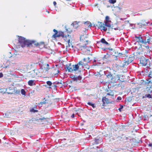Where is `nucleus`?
I'll use <instances>...</instances> for the list:
<instances>
[{
  "instance_id": "obj_21",
  "label": "nucleus",
  "mask_w": 152,
  "mask_h": 152,
  "mask_svg": "<svg viewBox=\"0 0 152 152\" xmlns=\"http://www.w3.org/2000/svg\"><path fill=\"white\" fill-rule=\"evenodd\" d=\"M83 61L84 62H85L86 63H84V64H86V65L87 64V63H89L91 61L90 60V58L89 57L87 58H84L83 59Z\"/></svg>"
},
{
  "instance_id": "obj_50",
  "label": "nucleus",
  "mask_w": 152,
  "mask_h": 152,
  "mask_svg": "<svg viewBox=\"0 0 152 152\" xmlns=\"http://www.w3.org/2000/svg\"><path fill=\"white\" fill-rule=\"evenodd\" d=\"M141 36L140 35H139L138 36H135V38L136 39H139L140 38V37H141Z\"/></svg>"
},
{
  "instance_id": "obj_53",
  "label": "nucleus",
  "mask_w": 152,
  "mask_h": 152,
  "mask_svg": "<svg viewBox=\"0 0 152 152\" xmlns=\"http://www.w3.org/2000/svg\"><path fill=\"white\" fill-rule=\"evenodd\" d=\"M75 76L74 75H70V77L72 78V79L73 80V78L74 77H75Z\"/></svg>"
},
{
  "instance_id": "obj_38",
  "label": "nucleus",
  "mask_w": 152,
  "mask_h": 152,
  "mask_svg": "<svg viewBox=\"0 0 152 152\" xmlns=\"http://www.w3.org/2000/svg\"><path fill=\"white\" fill-rule=\"evenodd\" d=\"M110 18L108 16H106L105 17V20L106 21V22H108L109 21V20Z\"/></svg>"
},
{
  "instance_id": "obj_59",
  "label": "nucleus",
  "mask_w": 152,
  "mask_h": 152,
  "mask_svg": "<svg viewBox=\"0 0 152 152\" xmlns=\"http://www.w3.org/2000/svg\"><path fill=\"white\" fill-rule=\"evenodd\" d=\"M45 119V118L44 117H43V118H39V120H43V119Z\"/></svg>"
},
{
  "instance_id": "obj_43",
  "label": "nucleus",
  "mask_w": 152,
  "mask_h": 152,
  "mask_svg": "<svg viewBox=\"0 0 152 152\" xmlns=\"http://www.w3.org/2000/svg\"><path fill=\"white\" fill-rule=\"evenodd\" d=\"M59 82V84H64L65 85V83L64 82H63L62 80H60L59 81H58Z\"/></svg>"
},
{
  "instance_id": "obj_31",
  "label": "nucleus",
  "mask_w": 152,
  "mask_h": 152,
  "mask_svg": "<svg viewBox=\"0 0 152 152\" xmlns=\"http://www.w3.org/2000/svg\"><path fill=\"white\" fill-rule=\"evenodd\" d=\"M10 112H7L4 113V116L7 118L9 117Z\"/></svg>"
},
{
  "instance_id": "obj_39",
  "label": "nucleus",
  "mask_w": 152,
  "mask_h": 152,
  "mask_svg": "<svg viewBox=\"0 0 152 152\" xmlns=\"http://www.w3.org/2000/svg\"><path fill=\"white\" fill-rule=\"evenodd\" d=\"M138 25H139V27L140 28H141L142 27H144V26H143V24H142V23H138Z\"/></svg>"
},
{
  "instance_id": "obj_19",
  "label": "nucleus",
  "mask_w": 152,
  "mask_h": 152,
  "mask_svg": "<svg viewBox=\"0 0 152 152\" xmlns=\"http://www.w3.org/2000/svg\"><path fill=\"white\" fill-rule=\"evenodd\" d=\"M28 84L29 86H32L33 85H35V83H34V80H31L28 82Z\"/></svg>"
},
{
  "instance_id": "obj_2",
  "label": "nucleus",
  "mask_w": 152,
  "mask_h": 152,
  "mask_svg": "<svg viewBox=\"0 0 152 152\" xmlns=\"http://www.w3.org/2000/svg\"><path fill=\"white\" fill-rule=\"evenodd\" d=\"M18 37V42L20 44L22 48H24L26 46L28 47L29 40H26L25 38L24 37L19 36Z\"/></svg>"
},
{
  "instance_id": "obj_34",
  "label": "nucleus",
  "mask_w": 152,
  "mask_h": 152,
  "mask_svg": "<svg viewBox=\"0 0 152 152\" xmlns=\"http://www.w3.org/2000/svg\"><path fill=\"white\" fill-rule=\"evenodd\" d=\"M109 2L111 4H114L116 2V0H109Z\"/></svg>"
},
{
  "instance_id": "obj_64",
  "label": "nucleus",
  "mask_w": 152,
  "mask_h": 152,
  "mask_svg": "<svg viewBox=\"0 0 152 152\" xmlns=\"http://www.w3.org/2000/svg\"><path fill=\"white\" fill-rule=\"evenodd\" d=\"M96 60H94V61H93V62H96Z\"/></svg>"
},
{
  "instance_id": "obj_22",
  "label": "nucleus",
  "mask_w": 152,
  "mask_h": 152,
  "mask_svg": "<svg viewBox=\"0 0 152 152\" xmlns=\"http://www.w3.org/2000/svg\"><path fill=\"white\" fill-rule=\"evenodd\" d=\"M98 24L96 25V26H98L99 28H101V27H102L103 25H104V23L102 22H98Z\"/></svg>"
},
{
  "instance_id": "obj_32",
  "label": "nucleus",
  "mask_w": 152,
  "mask_h": 152,
  "mask_svg": "<svg viewBox=\"0 0 152 152\" xmlns=\"http://www.w3.org/2000/svg\"><path fill=\"white\" fill-rule=\"evenodd\" d=\"M21 94L24 95H25L26 91L24 89H22L21 90Z\"/></svg>"
},
{
  "instance_id": "obj_29",
  "label": "nucleus",
  "mask_w": 152,
  "mask_h": 152,
  "mask_svg": "<svg viewBox=\"0 0 152 152\" xmlns=\"http://www.w3.org/2000/svg\"><path fill=\"white\" fill-rule=\"evenodd\" d=\"M148 79H152V72H149L148 75Z\"/></svg>"
},
{
  "instance_id": "obj_62",
  "label": "nucleus",
  "mask_w": 152,
  "mask_h": 152,
  "mask_svg": "<svg viewBox=\"0 0 152 152\" xmlns=\"http://www.w3.org/2000/svg\"><path fill=\"white\" fill-rule=\"evenodd\" d=\"M108 49H109V50H111V51H113V49H112V48L110 49L109 48H108Z\"/></svg>"
},
{
  "instance_id": "obj_16",
  "label": "nucleus",
  "mask_w": 152,
  "mask_h": 152,
  "mask_svg": "<svg viewBox=\"0 0 152 152\" xmlns=\"http://www.w3.org/2000/svg\"><path fill=\"white\" fill-rule=\"evenodd\" d=\"M151 88H149L148 87H145V92L146 93H152V90L151 89Z\"/></svg>"
},
{
  "instance_id": "obj_18",
  "label": "nucleus",
  "mask_w": 152,
  "mask_h": 152,
  "mask_svg": "<svg viewBox=\"0 0 152 152\" xmlns=\"http://www.w3.org/2000/svg\"><path fill=\"white\" fill-rule=\"evenodd\" d=\"M79 23L80 22H77V21H75L71 24V25H73L75 28H77L78 27V23Z\"/></svg>"
},
{
  "instance_id": "obj_28",
  "label": "nucleus",
  "mask_w": 152,
  "mask_h": 152,
  "mask_svg": "<svg viewBox=\"0 0 152 152\" xmlns=\"http://www.w3.org/2000/svg\"><path fill=\"white\" fill-rule=\"evenodd\" d=\"M101 29V30H103L104 31H106L107 30V28L104 25H103Z\"/></svg>"
},
{
  "instance_id": "obj_47",
  "label": "nucleus",
  "mask_w": 152,
  "mask_h": 152,
  "mask_svg": "<svg viewBox=\"0 0 152 152\" xmlns=\"http://www.w3.org/2000/svg\"><path fill=\"white\" fill-rule=\"evenodd\" d=\"M102 102H103L102 105L104 106H106V103L105 101H104L103 100H102Z\"/></svg>"
},
{
  "instance_id": "obj_33",
  "label": "nucleus",
  "mask_w": 152,
  "mask_h": 152,
  "mask_svg": "<svg viewBox=\"0 0 152 152\" xmlns=\"http://www.w3.org/2000/svg\"><path fill=\"white\" fill-rule=\"evenodd\" d=\"M47 84L49 86H51L52 85V83L50 81H48L46 82Z\"/></svg>"
},
{
  "instance_id": "obj_11",
  "label": "nucleus",
  "mask_w": 152,
  "mask_h": 152,
  "mask_svg": "<svg viewBox=\"0 0 152 152\" xmlns=\"http://www.w3.org/2000/svg\"><path fill=\"white\" fill-rule=\"evenodd\" d=\"M148 37L149 36L148 35H146V36H142V37H143V39L141 40L142 43L146 44V42Z\"/></svg>"
},
{
  "instance_id": "obj_44",
  "label": "nucleus",
  "mask_w": 152,
  "mask_h": 152,
  "mask_svg": "<svg viewBox=\"0 0 152 152\" xmlns=\"http://www.w3.org/2000/svg\"><path fill=\"white\" fill-rule=\"evenodd\" d=\"M152 86V84L147 85L145 87H148L149 88H151Z\"/></svg>"
},
{
  "instance_id": "obj_27",
  "label": "nucleus",
  "mask_w": 152,
  "mask_h": 152,
  "mask_svg": "<svg viewBox=\"0 0 152 152\" xmlns=\"http://www.w3.org/2000/svg\"><path fill=\"white\" fill-rule=\"evenodd\" d=\"M46 66H47L45 68L44 67V68L45 69V72H48V71L50 69V68L49 67V64H46Z\"/></svg>"
},
{
  "instance_id": "obj_54",
  "label": "nucleus",
  "mask_w": 152,
  "mask_h": 152,
  "mask_svg": "<svg viewBox=\"0 0 152 152\" xmlns=\"http://www.w3.org/2000/svg\"><path fill=\"white\" fill-rule=\"evenodd\" d=\"M75 117V114L73 113L72 115L71 116V117L72 118H73Z\"/></svg>"
},
{
  "instance_id": "obj_7",
  "label": "nucleus",
  "mask_w": 152,
  "mask_h": 152,
  "mask_svg": "<svg viewBox=\"0 0 152 152\" xmlns=\"http://www.w3.org/2000/svg\"><path fill=\"white\" fill-rule=\"evenodd\" d=\"M94 143L95 144H97L101 143L102 141V138L100 137L96 138L94 139Z\"/></svg>"
},
{
  "instance_id": "obj_15",
  "label": "nucleus",
  "mask_w": 152,
  "mask_h": 152,
  "mask_svg": "<svg viewBox=\"0 0 152 152\" xmlns=\"http://www.w3.org/2000/svg\"><path fill=\"white\" fill-rule=\"evenodd\" d=\"M102 100H103L104 101H105V102L107 104L111 103V102H110L109 99L106 98V97H103Z\"/></svg>"
},
{
  "instance_id": "obj_58",
  "label": "nucleus",
  "mask_w": 152,
  "mask_h": 152,
  "mask_svg": "<svg viewBox=\"0 0 152 152\" xmlns=\"http://www.w3.org/2000/svg\"><path fill=\"white\" fill-rule=\"evenodd\" d=\"M45 102H42L40 103V104H39V105H40V104H45Z\"/></svg>"
},
{
  "instance_id": "obj_42",
  "label": "nucleus",
  "mask_w": 152,
  "mask_h": 152,
  "mask_svg": "<svg viewBox=\"0 0 152 152\" xmlns=\"http://www.w3.org/2000/svg\"><path fill=\"white\" fill-rule=\"evenodd\" d=\"M123 108V106L122 105H120V107L118 109V110L120 111H121V110Z\"/></svg>"
},
{
  "instance_id": "obj_51",
  "label": "nucleus",
  "mask_w": 152,
  "mask_h": 152,
  "mask_svg": "<svg viewBox=\"0 0 152 152\" xmlns=\"http://www.w3.org/2000/svg\"><path fill=\"white\" fill-rule=\"evenodd\" d=\"M148 146L149 147H151L152 148V143H149L148 144Z\"/></svg>"
},
{
  "instance_id": "obj_3",
  "label": "nucleus",
  "mask_w": 152,
  "mask_h": 152,
  "mask_svg": "<svg viewBox=\"0 0 152 152\" xmlns=\"http://www.w3.org/2000/svg\"><path fill=\"white\" fill-rule=\"evenodd\" d=\"M28 44V47H29L31 45L33 47L37 46L39 45V48H42L43 47H44V43L41 42L39 44L36 41L34 40L31 41L29 40Z\"/></svg>"
},
{
  "instance_id": "obj_41",
  "label": "nucleus",
  "mask_w": 152,
  "mask_h": 152,
  "mask_svg": "<svg viewBox=\"0 0 152 152\" xmlns=\"http://www.w3.org/2000/svg\"><path fill=\"white\" fill-rule=\"evenodd\" d=\"M58 86V87H60V88H62L63 86H64V87H65V85L64 84H59Z\"/></svg>"
},
{
  "instance_id": "obj_13",
  "label": "nucleus",
  "mask_w": 152,
  "mask_h": 152,
  "mask_svg": "<svg viewBox=\"0 0 152 152\" xmlns=\"http://www.w3.org/2000/svg\"><path fill=\"white\" fill-rule=\"evenodd\" d=\"M57 37H61L64 38V34L63 32L61 31H59L58 35L56 36Z\"/></svg>"
},
{
  "instance_id": "obj_14",
  "label": "nucleus",
  "mask_w": 152,
  "mask_h": 152,
  "mask_svg": "<svg viewBox=\"0 0 152 152\" xmlns=\"http://www.w3.org/2000/svg\"><path fill=\"white\" fill-rule=\"evenodd\" d=\"M145 85L152 84V79H146V80L145 82Z\"/></svg>"
},
{
  "instance_id": "obj_55",
  "label": "nucleus",
  "mask_w": 152,
  "mask_h": 152,
  "mask_svg": "<svg viewBox=\"0 0 152 152\" xmlns=\"http://www.w3.org/2000/svg\"><path fill=\"white\" fill-rule=\"evenodd\" d=\"M53 4L55 6L56 5V2L55 1H54L53 2Z\"/></svg>"
},
{
  "instance_id": "obj_35",
  "label": "nucleus",
  "mask_w": 152,
  "mask_h": 152,
  "mask_svg": "<svg viewBox=\"0 0 152 152\" xmlns=\"http://www.w3.org/2000/svg\"><path fill=\"white\" fill-rule=\"evenodd\" d=\"M143 39V37L142 36H141L140 37V38L137 41V42L142 43V42L141 41V40Z\"/></svg>"
},
{
  "instance_id": "obj_36",
  "label": "nucleus",
  "mask_w": 152,
  "mask_h": 152,
  "mask_svg": "<svg viewBox=\"0 0 152 152\" xmlns=\"http://www.w3.org/2000/svg\"><path fill=\"white\" fill-rule=\"evenodd\" d=\"M30 111L34 113L37 112L38 111V110H35L33 108H32L31 110Z\"/></svg>"
},
{
  "instance_id": "obj_56",
  "label": "nucleus",
  "mask_w": 152,
  "mask_h": 152,
  "mask_svg": "<svg viewBox=\"0 0 152 152\" xmlns=\"http://www.w3.org/2000/svg\"><path fill=\"white\" fill-rule=\"evenodd\" d=\"M7 93L8 94H13V93L10 92H7Z\"/></svg>"
},
{
  "instance_id": "obj_1",
  "label": "nucleus",
  "mask_w": 152,
  "mask_h": 152,
  "mask_svg": "<svg viewBox=\"0 0 152 152\" xmlns=\"http://www.w3.org/2000/svg\"><path fill=\"white\" fill-rule=\"evenodd\" d=\"M104 73L106 76L107 78L110 80L111 82L113 83H116L118 80L120 79V77L118 75L114 77L112 73L107 70L104 71Z\"/></svg>"
},
{
  "instance_id": "obj_49",
  "label": "nucleus",
  "mask_w": 152,
  "mask_h": 152,
  "mask_svg": "<svg viewBox=\"0 0 152 152\" xmlns=\"http://www.w3.org/2000/svg\"><path fill=\"white\" fill-rule=\"evenodd\" d=\"M84 38V36H81L80 37V39L81 41H83V38Z\"/></svg>"
},
{
  "instance_id": "obj_24",
  "label": "nucleus",
  "mask_w": 152,
  "mask_h": 152,
  "mask_svg": "<svg viewBox=\"0 0 152 152\" xmlns=\"http://www.w3.org/2000/svg\"><path fill=\"white\" fill-rule=\"evenodd\" d=\"M84 23L86 26H88V27L91 26L92 25L89 21H86L84 22Z\"/></svg>"
},
{
  "instance_id": "obj_52",
  "label": "nucleus",
  "mask_w": 152,
  "mask_h": 152,
  "mask_svg": "<svg viewBox=\"0 0 152 152\" xmlns=\"http://www.w3.org/2000/svg\"><path fill=\"white\" fill-rule=\"evenodd\" d=\"M3 76V74L2 73H0V78L2 77Z\"/></svg>"
},
{
  "instance_id": "obj_40",
  "label": "nucleus",
  "mask_w": 152,
  "mask_h": 152,
  "mask_svg": "<svg viewBox=\"0 0 152 152\" xmlns=\"http://www.w3.org/2000/svg\"><path fill=\"white\" fill-rule=\"evenodd\" d=\"M142 23L143 26H147L148 24V23L144 21H142Z\"/></svg>"
},
{
  "instance_id": "obj_6",
  "label": "nucleus",
  "mask_w": 152,
  "mask_h": 152,
  "mask_svg": "<svg viewBox=\"0 0 152 152\" xmlns=\"http://www.w3.org/2000/svg\"><path fill=\"white\" fill-rule=\"evenodd\" d=\"M134 58L133 57H129L125 61V65H128L130 63L132 62L134 59Z\"/></svg>"
},
{
  "instance_id": "obj_25",
  "label": "nucleus",
  "mask_w": 152,
  "mask_h": 152,
  "mask_svg": "<svg viewBox=\"0 0 152 152\" xmlns=\"http://www.w3.org/2000/svg\"><path fill=\"white\" fill-rule=\"evenodd\" d=\"M87 104L88 105L91 106L93 107V108H95L96 107V106L95 104L94 103H92L91 102H88L87 103Z\"/></svg>"
},
{
  "instance_id": "obj_12",
  "label": "nucleus",
  "mask_w": 152,
  "mask_h": 152,
  "mask_svg": "<svg viewBox=\"0 0 152 152\" xmlns=\"http://www.w3.org/2000/svg\"><path fill=\"white\" fill-rule=\"evenodd\" d=\"M99 42H101L103 44H104L107 45V46H109L110 45V44H109V43L107 42L104 38H102L99 41Z\"/></svg>"
},
{
  "instance_id": "obj_37",
  "label": "nucleus",
  "mask_w": 152,
  "mask_h": 152,
  "mask_svg": "<svg viewBox=\"0 0 152 152\" xmlns=\"http://www.w3.org/2000/svg\"><path fill=\"white\" fill-rule=\"evenodd\" d=\"M121 99H122V98L121 97L118 96L117 98L116 101L117 102H119L118 101H120V100H121Z\"/></svg>"
},
{
  "instance_id": "obj_45",
  "label": "nucleus",
  "mask_w": 152,
  "mask_h": 152,
  "mask_svg": "<svg viewBox=\"0 0 152 152\" xmlns=\"http://www.w3.org/2000/svg\"><path fill=\"white\" fill-rule=\"evenodd\" d=\"M60 71L58 70H57V72L55 73H53V74L54 75H57L58 74V73H59Z\"/></svg>"
},
{
  "instance_id": "obj_17",
  "label": "nucleus",
  "mask_w": 152,
  "mask_h": 152,
  "mask_svg": "<svg viewBox=\"0 0 152 152\" xmlns=\"http://www.w3.org/2000/svg\"><path fill=\"white\" fill-rule=\"evenodd\" d=\"M82 79V77L79 75L77 77L75 76V77H74L73 78V80L74 81H76L77 80H80Z\"/></svg>"
},
{
  "instance_id": "obj_8",
  "label": "nucleus",
  "mask_w": 152,
  "mask_h": 152,
  "mask_svg": "<svg viewBox=\"0 0 152 152\" xmlns=\"http://www.w3.org/2000/svg\"><path fill=\"white\" fill-rule=\"evenodd\" d=\"M86 44L81 46V47L83 48L81 49V50H84L85 51H90L91 48L88 47H86Z\"/></svg>"
},
{
  "instance_id": "obj_23",
  "label": "nucleus",
  "mask_w": 152,
  "mask_h": 152,
  "mask_svg": "<svg viewBox=\"0 0 152 152\" xmlns=\"http://www.w3.org/2000/svg\"><path fill=\"white\" fill-rule=\"evenodd\" d=\"M147 94H145L144 97L145 98H148L149 99H151L152 98V95L151 94V93H147Z\"/></svg>"
},
{
  "instance_id": "obj_4",
  "label": "nucleus",
  "mask_w": 152,
  "mask_h": 152,
  "mask_svg": "<svg viewBox=\"0 0 152 152\" xmlns=\"http://www.w3.org/2000/svg\"><path fill=\"white\" fill-rule=\"evenodd\" d=\"M86 64H84L83 62H82L81 61H80L77 64L72 65L73 69L74 71H76L78 70L79 67V65H81L82 66H86Z\"/></svg>"
},
{
  "instance_id": "obj_63",
  "label": "nucleus",
  "mask_w": 152,
  "mask_h": 152,
  "mask_svg": "<svg viewBox=\"0 0 152 152\" xmlns=\"http://www.w3.org/2000/svg\"><path fill=\"white\" fill-rule=\"evenodd\" d=\"M110 28L112 29H113V28H113V26H112L111 25V27H110Z\"/></svg>"
},
{
  "instance_id": "obj_46",
  "label": "nucleus",
  "mask_w": 152,
  "mask_h": 152,
  "mask_svg": "<svg viewBox=\"0 0 152 152\" xmlns=\"http://www.w3.org/2000/svg\"><path fill=\"white\" fill-rule=\"evenodd\" d=\"M53 84H55L56 85H59V84H60L58 81H56L55 82H54L53 83Z\"/></svg>"
},
{
  "instance_id": "obj_60",
  "label": "nucleus",
  "mask_w": 152,
  "mask_h": 152,
  "mask_svg": "<svg viewBox=\"0 0 152 152\" xmlns=\"http://www.w3.org/2000/svg\"><path fill=\"white\" fill-rule=\"evenodd\" d=\"M145 48L147 49H149V46L148 45H147L145 46Z\"/></svg>"
},
{
  "instance_id": "obj_48",
  "label": "nucleus",
  "mask_w": 152,
  "mask_h": 152,
  "mask_svg": "<svg viewBox=\"0 0 152 152\" xmlns=\"http://www.w3.org/2000/svg\"><path fill=\"white\" fill-rule=\"evenodd\" d=\"M114 29L115 30H119V31H120L121 30V29L119 27L115 28H114Z\"/></svg>"
},
{
  "instance_id": "obj_57",
  "label": "nucleus",
  "mask_w": 152,
  "mask_h": 152,
  "mask_svg": "<svg viewBox=\"0 0 152 152\" xmlns=\"http://www.w3.org/2000/svg\"><path fill=\"white\" fill-rule=\"evenodd\" d=\"M57 86H57V85H56V84L55 85H54V86H53V87L55 88H56Z\"/></svg>"
},
{
  "instance_id": "obj_9",
  "label": "nucleus",
  "mask_w": 152,
  "mask_h": 152,
  "mask_svg": "<svg viewBox=\"0 0 152 152\" xmlns=\"http://www.w3.org/2000/svg\"><path fill=\"white\" fill-rule=\"evenodd\" d=\"M148 60H147L145 58L143 59L140 60V63L142 64V66H145L147 64V61Z\"/></svg>"
},
{
  "instance_id": "obj_26",
  "label": "nucleus",
  "mask_w": 152,
  "mask_h": 152,
  "mask_svg": "<svg viewBox=\"0 0 152 152\" xmlns=\"http://www.w3.org/2000/svg\"><path fill=\"white\" fill-rule=\"evenodd\" d=\"M152 39L149 36L148 37V38L147 39L146 41V44L147 43H148V44H151V42H152L151 41V39Z\"/></svg>"
},
{
  "instance_id": "obj_5",
  "label": "nucleus",
  "mask_w": 152,
  "mask_h": 152,
  "mask_svg": "<svg viewBox=\"0 0 152 152\" xmlns=\"http://www.w3.org/2000/svg\"><path fill=\"white\" fill-rule=\"evenodd\" d=\"M71 36L68 34L67 35L64 36V40L66 42H68V46H67L66 47H70V44L72 45V44L71 43H70V40L71 39Z\"/></svg>"
},
{
  "instance_id": "obj_61",
  "label": "nucleus",
  "mask_w": 152,
  "mask_h": 152,
  "mask_svg": "<svg viewBox=\"0 0 152 152\" xmlns=\"http://www.w3.org/2000/svg\"><path fill=\"white\" fill-rule=\"evenodd\" d=\"M107 95H110V96H112V95H112L110 94V93H107Z\"/></svg>"
},
{
  "instance_id": "obj_20",
  "label": "nucleus",
  "mask_w": 152,
  "mask_h": 152,
  "mask_svg": "<svg viewBox=\"0 0 152 152\" xmlns=\"http://www.w3.org/2000/svg\"><path fill=\"white\" fill-rule=\"evenodd\" d=\"M53 31L55 32V33L53 35L52 37L56 38L57 37L56 36L58 35V32L55 29H53Z\"/></svg>"
},
{
  "instance_id": "obj_30",
  "label": "nucleus",
  "mask_w": 152,
  "mask_h": 152,
  "mask_svg": "<svg viewBox=\"0 0 152 152\" xmlns=\"http://www.w3.org/2000/svg\"><path fill=\"white\" fill-rule=\"evenodd\" d=\"M104 25L107 27L110 28L111 27V25L110 24L107 23V22H105V24H104Z\"/></svg>"
},
{
  "instance_id": "obj_10",
  "label": "nucleus",
  "mask_w": 152,
  "mask_h": 152,
  "mask_svg": "<svg viewBox=\"0 0 152 152\" xmlns=\"http://www.w3.org/2000/svg\"><path fill=\"white\" fill-rule=\"evenodd\" d=\"M66 67L65 68H66L68 70V72H72L74 71L73 69V67H71V65H66Z\"/></svg>"
}]
</instances>
